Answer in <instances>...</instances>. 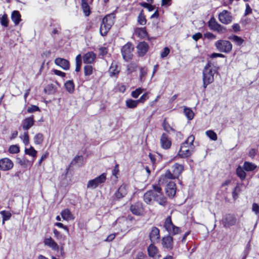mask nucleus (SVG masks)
<instances>
[{
  "label": "nucleus",
  "instance_id": "obj_1",
  "mask_svg": "<svg viewBox=\"0 0 259 259\" xmlns=\"http://www.w3.org/2000/svg\"><path fill=\"white\" fill-rule=\"evenodd\" d=\"M155 184L152 185V190L146 192L143 196L144 200L147 204H150L152 201L157 202L159 205L165 206L167 203L166 198L162 192L160 185Z\"/></svg>",
  "mask_w": 259,
  "mask_h": 259
},
{
  "label": "nucleus",
  "instance_id": "obj_2",
  "mask_svg": "<svg viewBox=\"0 0 259 259\" xmlns=\"http://www.w3.org/2000/svg\"><path fill=\"white\" fill-rule=\"evenodd\" d=\"M217 69L218 68L214 66L210 61H207L202 72L203 87L204 89H205L209 84L213 82L214 75L217 72Z\"/></svg>",
  "mask_w": 259,
  "mask_h": 259
},
{
  "label": "nucleus",
  "instance_id": "obj_3",
  "mask_svg": "<svg viewBox=\"0 0 259 259\" xmlns=\"http://www.w3.org/2000/svg\"><path fill=\"white\" fill-rule=\"evenodd\" d=\"M184 170V166L182 164L175 163L171 168L168 169L163 175H161L159 179V184L167 183V179L174 180L179 178Z\"/></svg>",
  "mask_w": 259,
  "mask_h": 259
},
{
  "label": "nucleus",
  "instance_id": "obj_4",
  "mask_svg": "<svg viewBox=\"0 0 259 259\" xmlns=\"http://www.w3.org/2000/svg\"><path fill=\"white\" fill-rule=\"evenodd\" d=\"M114 15L110 14L105 16L100 25V32L102 36H105L114 24Z\"/></svg>",
  "mask_w": 259,
  "mask_h": 259
},
{
  "label": "nucleus",
  "instance_id": "obj_5",
  "mask_svg": "<svg viewBox=\"0 0 259 259\" xmlns=\"http://www.w3.org/2000/svg\"><path fill=\"white\" fill-rule=\"evenodd\" d=\"M163 226L165 230L168 233V235L172 236L181 233L180 228L175 226L172 223L170 216L166 218Z\"/></svg>",
  "mask_w": 259,
  "mask_h": 259
},
{
  "label": "nucleus",
  "instance_id": "obj_6",
  "mask_svg": "<svg viewBox=\"0 0 259 259\" xmlns=\"http://www.w3.org/2000/svg\"><path fill=\"white\" fill-rule=\"evenodd\" d=\"M214 46L218 51L224 53H229L232 49L231 42L225 39L217 40L214 44Z\"/></svg>",
  "mask_w": 259,
  "mask_h": 259
},
{
  "label": "nucleus",
  "instance_id": "obj_7",
  "mask_svg": "<svg viewBox=\"0 0 259 259\" xmlns=\"http://www.w3.org/2000/svg\"><path fill=\"white\" fill-rule=\"evenodd\" d=\"M134 50V47L131 42H127L123 46L121 49V53L123 59L127 62L133 57L132 52Z\"/></svg>",
  "mask_w": 259,
  "mask_h": 259
},
{
  "label": "nucleus",
  "instance_id": "obj_8",
  "mask_svg": "<svg viewBox=\"0 0 259 259\" xmlns=\"http://www.w3.org/2000/svg\"><path fill=\"white\" fill-rule=\"evenodd\" d=\"M106 180V174L103 173L95 179L90 180L87 184V188L94 189L99 185L104 183Z\"/></svg>",
  "mask_w": 259,
  "mask_h": 259
},
{
  "label": "nucleus",
  "instance_id": "obj_9",
  "mask_svg": "<svg viewBox=\"0 0 259 259\" xmlns=\"http://www.w3.org/2000/svg\"><path fill=\"white\" fill-rule=\"evenodd\" d=\"M236 218L234 214L227 213L223 216L222 224L224 227L229 228L234 226L236 223Z\"/></svg>",
  "mask_w": 259,
  "mask_h": 259
},
{
  "label": "nucleus",
  "instance_id": "obj_10",
  "mask_svg": "<svg viewBox=\"0 0 259 259\" xmlns=\"http://www.w3.org/2000/svg\"><path fill=\"white\" fill-rule=\"evenodd\" d=\"M165 184V193L170 198H173L176 193V185L171 180L167 179V183H164L162 185Z\"/></svg>",
  "mask_w": 259,
  "mask_h": 259
},
{
  "label": "nucleus",
  "instance_id": "obj_11",
  "mask_svg": "<svg viewBox=\"0 0 259 259\" xmlns=\"http://www.w3.org/2000/svg\"><path fill=\"white\" fill-rule=\"evenodd\" d=\"M173 238L170 235H166L162 237L161 239V244L166 250H171L174 248Z\"/></svg>",
  "mask_w": 259,
  "mask_h": 259
},
{
  "label": "nucleus",
  "instance_id": "obj_12",
  "mask_svg": "<svg viewBox=\"0 0 259 259\" xmlns=\"http://www.w3.org/2000/svg\"><path fill=\"white\" fill-rule=\"evenodd\" d=\"M219 21L225 24H228L232 21L231 13L227 10H224L219 14Z\"/></svg>",
  "mask_w": 259,
  "mask_h": 259
},
{
  "label": "nucleus",
  "instance_id": "obj_13",
  "mask_svg": "<svg viewBox=\"0 0 259 259\" xmlns=\"http://www.w3.org/2000/svg\"><path fill=\"white\" fill-rule=\"evenodd\" d=\"M149 237L152 243H158L160 240L159 229L156 227H152L149 233Z\"/></svg>",
  "mask_w": 259,
  "mask_h": 259
},
{
  "label": "nucleus",
  "instance_id": "obj_14",
  "mask_svg": "<svg viewBox=\"0 0 259 259\" xmlns=\"http://www.w3.org/2000/svg\"><path fill=\"white\" fill-rule=\"evenodd\" d=\"M143 204L141 202H137L132 204L130 207L131 212L135 215H140L144 211Z\"/></svg>",
  "mask_w": 259,
  "mask_h": 259
},
{
  "label": "nucleus",
  "instance_id": "obj_15",
  "mask_svg": "<svg viewBox=\"0 0 259 259\" xmlns=\"http://www.w3.org/2000/svg\"><path fill=\"white\" fill-rule=\"evenodd\" d=\"M128 186L125 184L121 185L114 194L116 199L120 200L126 196L127 193Z\"/></svg>",
  "mask_w": 259,
  "mask_h": 259
},
{
  "label": "nucleus",
  "instance_id": "obj_16",
  "mask_svg": "<svg viewBox=\"0 0 259 259\" xmlns=\"http://www.w3.org/2000/svg\"><path fill=\"white\" fill-rule=\"evenodd\" d=\"M55 64L59 66L62 69L64 70H68L70 69V63L69 61L62 58H57L54 61Z\"/></svg>",
  "mask_w": 259,
  "mask_h": 259
},
{
  "label": "nucleus",
  "instance_id": "obj_17",
  "mask_svg": "<svg viewBox=\"0 0 259 259\" xmlns=\"http://www.w3.org/2000/svg\"><path fill=\"white\" fill-rule=\"evenodd\" d=\"M160 143L161 147L165 150L169 149L171 146V141L168 135L163 133L160 137Z\"/></svg>",
  "mask_w": 259,
  "mask_h": 259
},
{
  "label": "nucleus",
  "instance_id": "obj_18",
  "mask_svg": "<svg viewBox=\"0 0 259 259\" xmlns=\"http://www.w3.org/2000/svg\"><path fill=\"white\" fill-rule=\"evenodd\" d=\"M35 120L33 115L24 119L21 122V126L23 130L27 132L34 124Z\"/></svg>",
  "mask_w": 259,
  "mask_h": 259
},
{
  "label": "nucleus",
  "instance_id": "obj_19",
  "mask_svg": "<svg viewBox=\"0 0 259 259\" xmlns=\"http://www.w3.org/2000/svg\"><path fill=\"white\" fill-rule=\"evenodd\" d=\"M13 166V162L8 158H2L0 160V168L4 171L9 170Z\"/></svg>",
  "mask_w": 259,
  "mask_h": 259
},
{
  "label": "nucleus",
  "instance_id": "obj_20",
  "mask_svg": "<svg viewBox=\"0 0 259 259\" xmlns=\"http://www.w3.org/2000/svg\"><path fill=\"white\" fill-rule=\"evenodd\" d=\"M137 48L139 56L143 57L147 52L149 49V45L145 41H142L138 44L137 46Z\"/></svg>",
  "mask_w": 259,
  "mask_h": 259
},
{
  "label": "nucleus",
  "instance_id": "obj_21",
  "mask_svg": "<svg viewBox=\"0 0 259 259\" xmlns=\"http://www.w3.org/2000/svg\"><path fill=\"white\" fill-rule=\"evenodd\" d=\"M194 148H186L181 147L178 155L181 158H186L190 156L194 152Z\"/></svg>",
  "mask_w": 259,
  "mask_h": 259
},
{
  "label": "nucleus",
  "instance_id": "obj_22",
  "mask_svg": "<svg viewBox=\"0 0 259 259\" xmlns=\"http://www.w3.org/2000/svg\"><path fill=\"white\" fill-rule=\"evenodd\" d=\"M96 58V54L93 52L85 53L83 56V61L85 64H92L95 61Z\"/></svg>",
  "mask_w": 259,
  "mask_h": 259
},
{
  "label": "nucleus",
  "instance_id": "obj_23",
  "mask_svg": "<svg viewBox=\"0 0 259 259\" xmlns=\"http://www.w3.org/2000/svg\"><path fill=\"white\" fill-rule=\"evenodd\" d=\"M147 251L148 255L151 257H159L161 256L160 255H159L158 253V249L154 245V243H152L149 245L147 248Z\"/></svg>",
  "mask_w": 259,
  "mask_h": 259
},
{
  "label": "nucleus",
  "instance_id": "obj_24",
  "mask_svg": "<svg viewBox=\"0 0 259 259\" xmlns=\"http://www.w3.org/2000/svg\"><path fill=\"white\" fill-rule=\"evenodd\" d=\"M194 140L195 137L193 135L189 136L187 140L182 144L181 147H182V148H194V146L193 145Z\"/></svg>",
  "mask_w": 259,
  "mask_h": 259
},
{
  "label": "nucleus",
  "instance_id": "obj_25",
  "mask_svg": "<svg viewBox=\"0 0 259 259\" xmlns=\"http://www.w3.org/2000/svg\"><path fill=\"white\" fill-rule=\"evenodd\" d=\"M44 242L46 245L51 248L54 250H58L59 249L58 245L51 237L46 238Z\"/></svg>",
  "mask_w": 259,
  "mask_h": 259
},
{
  "label": "nucleus",
  "instance_id": "obj_26",
  "mask_svg": "<svg viewBox=\"0 0 259 259\" xmlns=\"http://www.w3.org/2000/svg\"><path fill=\"white\" fill-rule=\"evenodd\" d=\"M245 171L244 167L240 165H238L236 168V174L241 181L244 180L246 177L247 174Z\"/></svg>",
  "mask_w": 259,
  "mask_h": 259
},
{
  "label": "nucleus",
  "instance_id": "obj_27",
  "mask_svg": "<svg viewBox=\"0 0 259 259\" xmlns=\"http://www.w3.org/2000/svg\"><path fill=\"white\" fill-rule=\"evenodd\" d=\"M11 19L16 25H18L21 20V15L19 12L14 11L11 14Z\"/></svg>",
  "mask_w": 259,
  "mask_h": 259
},
{
  "label": "nucleus",
  "instance_id": "obj_28",
  "mask_svg": "<svg viewBox=\"0 0 259 259\" xmlns=\"http://www.w3.org/2000/svg\"><path fill=\"white\" fill-rule=\"evenodd\" d=\"M243 167L246 171L249 172L253 171L257 167V165L252 162L245 161L244 162Z\"/></svg>",
  "mask_w": 259,
  "mask_h": 259
},
{
  "label": "nucleus",
  "instance_id": "obj_29",
  "mask_svg": "<svg viewBox=\"0 0 259 259\" xmlns=\"http://www.w3.org/2000/svg\"><path fill=\"white\" fill-rule=\"evenodd\" d=\"M81 7L85 16H89L91 13V10L87 0H81Z\"/></svg>",
  "mask_w": 259,
  "mask_h": 259
},
{
  "label": "nucleus",
  "instance_id": "obj_30",
  "mask_svg": "<svg viewBox=\"0 0 259 259\" xmlns=\"http://www.w3.org/2000/svg\"><path fill=\"white\" fill-rule=\"evenodd\" d=\"M65 88L69 93H72L74 90V84L73 80H68L64 84Z\"/></svg>",
  "mask_w": 259,
  "mask_h": 259
},
{
  "label": "nucleus",
  "instance_id": "obj_31",
  "mask_svg": "<svg viewBox=\"0 0 259 259\" xmlns=\"http://www.w3.org/2000/svg\"><path fill=\"white\" fill-rule=\"evenodd\" d=\"M184 113L189 120H192L194 117V113L190 108L185 107Z\"/></svg>",
  "mask_w": 259,
  "mask_h": 259
},
{
  "label": "nucleus",
  "instance_id": "obj_32",
  "mask_svg": "<svg viewBox=\"0 0 259 259\" xmlns=\"http://www.w3.org/2000/svg\"><path fill=\"white\" fill-rule=\"evenodd\" d=\"M75 71L79 72L80 70L81 64H82V57L80 54H78L75 58Z\"/></svg>",
  "mask_w": 259,
  "mask_h": 259
},
{
  "label": "nucleus",
  "instance_id": "obj_33",
  "mask_svg": "<svg viewBox=\"0 0 259 259\" xmlns=\"http://www.w3.org/2000/svg\"><path fill=\"white\" fill-rule=\"evenodd\" d=\"M37 151L31 146L29 148H25V153L27 155L31 156L33 158H35L37 156Z\"/></svg>",
  "mask_w": 259,
  "mask_h": 259
},
{
  "label": "nucleus",
  "instance_id": "obj_34",
  "mask_svg": "<svg viewBox=\"0 0 259 259\" xmlns=\"http://www.w3.org/2000/svg\"><path fill=\"white\" fill-rule=\"evenodd\" d=\"M162 125L163 130L167 133H169L170 132H175V130L171 127L170 124L166 121V119H164L163 120Z\"/></svg>",
  "mask_w": 259,
  "mask_h": 259
},
{
  "label": "nucleus",
  "instance_id": "obj_35",
  "mask_svg": "<svg viewBox=\"0 0 259 259\" xmlns=\"http://www.w3.org/2000/svg\"><path fill=\"white\" fill-rule=\"evenodd\" d=\"M125 104L129 108H134L137 106L138 103L137 100L130 99L126 100Z\"/></svg>",
  "mask_w": 259,
  "mask_h": 259
},
{
  "label": "nucleus",
  "instance_id": "obj_36",
  "mask_svg": "<svg viewBox=\"0 0 259 259\" xmlns=\"http://www.w3.org/2000/svg\"><path fill=\"white\" fill-rule=\"evenodd\" d=\"M219 23H218L214 17H211L209 21L208 22V25L210 29L212 30H214L217 26H219Z\"/></svg>",
  "mask_w": 259,
  "mask_h": 259
},
{
  "label": "nucleus",
  "instance_id": "obj_37",
  "mask_svg": "<svg viewBox=\"0 0 259 259\" xmlns=\"http://www.w3.org/2000/svg\"><path fill=\"white\" fill-rule=\"evenodd\" d=\"M61 216L64 220H69L71 219V213L69 209H65L61 213Z\"/></svg>",
  "mask_w": 259,
  "mask_h": 259
},
{
  "label": "nucleus",
  "instance_id": "obj_38",
  "mask_svg": "<svg viewBox=\"0 0 259 259\" xmlns=\"http://www.w3.org/2000/svg\"><path fill=\"white\" fill-rule=\"evenodd\" d=\"M109 72L111 76H113L118 74L119 70L118 69L117 66L116 65H114L112 63L109 68Z\"/></svg>",
  "mask_w": 259,
  "mask_h": 259
},
{
  "label": "nucleus",
  "instance_id": "obj_39",
  "mask_svg": "<svg viewBox=\"0 0 259 259\" xmlns=\"http://www.w3.org/2000/svg\"><path fill=\"white\" fill-rule=\"evenodd\" d=\"M136 33L141 37H145L148 34L145 28H137L136 30Z\"/></svg>",
  "mask_w": 259,
  "mask_h": 259
},
{
  "label": "nucleus",
  "instance_id": "obj_40",
  "mask_svg": "<svg viewBox=\"0 0 259 259\" xmlns=\"http://www.w3.org/2000/svg\"><path fill=\"white\" fill-rule=\"evenodd\" d=\"M229 38L234 41L237 44V45L239 46L242 45L244 41L243 39L241 37L236 35H233V36L230 37Z\"/></svg>",
  "mask_w": 259,
  "mask_h": 259
},
{
  "label": "nucleus",
  "instance_id": "obj_41",
  "mask_svg": "<svg viewBox=\"0 0 259 259\" xmlns=\"http://www.w3.org/2000/svg\"><path fill=\"white\" fill-rule=\"evenodd\" d=\"M44 140L43 135L41 133L37 134L34 137V143L36 145L41 144Z\"/></svg>",
  "mask_w": 259,
  "mask_h": 259
},
{
  "label": "nucleus",
  "instance_id": "obj_42",
  "mask_svg": "<svg viewBox=\"0 0 259 259\" xmlns=\"http://www.w3.org/2000/svg\"><path fill=\"white\" fill-rule=\"evenodd\" d=\"M83 70L84 75L90 76L93 73V67L90 65H87L84 66Z\"/></svg>",
  "mask_w": 259,
  "mask_h": 259
},
{
  "label": "nucleus",
  "instance_id": "obj_43",
  "mask_svg": "<svg viewBox=\"0 0 259 259\" xmlns=\"http://www.w3.org/2000/svg\"><path fill=\"white\" fill-rule=\"evenodd\" d=\"M0 23L5 27L8 26L9 20L6 14H4L2 16H0Z\"/></svg>",
  "mask_w": 259,
  "mask_h": 259
},
{
  "label": "nucleus",
  "instance_id": "obj_44",
  "mask_svg": "<svg viewBox=\"0 0 259 259\" xmlns=\"http://www.w3.org/2000/svg\"><path fill=\"white\" fill-rule=\"evenodd\" d=\"M9 152L11 154H16L20 152V147L18 145H11L9 148Z\"/></svg>",
  "mask_w": 259,
  "mask_h": 259
},
{
  "label": "nucleus",
  "instance_id": "obj_45",
  "mask_svg": "<svg viewBox=\"0 0 259 259\" xmlns=\"http://www.w3.org/2000/svg\"><path fill=\"white\" fill-rule=\"evenodd\" d=\"M44 92L48 95H52L55 93L54 85L53 84H50L44 89Z\"/></svg>",
  "mask_w": 259,
  "mask_h": 259
},
{
  "label": "nucleus",
  "instance_id": "obj_46",
  "mask_svg": "<svg viewBox=\"0 0 259 259\" xmlns=\"http://www.w3.org/2000/svg\"><path fill=\"white\" fill-rule=\"evenodd\" d=\"M206 135L210 138V140L216 141L217 140V134L212 130H209L205 132Z\"/></svg>",
  "mask_w": 259,
  "mask_h": 259
},
{
  "label": "nucleus",
  "instance_id": "obj_47",
  "mask_svg": "<svg viewBox=\"0 0 259 259\" xmlns=\"http://www.w3.org/2000/svg\"><path fill=\"white\" fill-rule=\"evenodd\" d=\"M20 137L25 145H28L29 144V138L28 132H25L24 134L22 136H21Z\"/></svg>",
  "mask_w": 259,
  "mask_h": 259
},
{
  "label": "nucleus",
  "instance_id": "obj_48",
  "mask_svg": "<svg viewBox=\"0 0 259 259\" xmlns=\"http://www.w3.org/2000/svg\"><path fill=\"white\" fill-rule=\"evenodd\" d=\"M144 89L141 88H139L135 91L132 92L131 95L134 98H137L142 93Z\"/></svg>",
  "mask_w": 259,
  "mask_h": 259
},
{
  "label": "nucleus",
  "instance_id": "obj_49",
  "mask_svg": "<svg viewBox=\"0 0 259 259\" xmlns=\"http://www.w3.org/2000/svg\"><path fill=\"white\" fill-rule=\"evenodd\" d=\"M1 214L3 216V223H4L5 221L9 220L11 217V213L8 211L5 210L1 212Z\"/></svg>",
  "mask_w": 259,
  "mask_h": 259
},
{
  "label": "nucleus",
  "instance_id": "obj_50",
  "mask_svg": "<svg viewBox=\"0 0 259 259\" xmlns=\"http://www.w3.org/2000/svg\"><path fill=\"white\" fill-rule=\"evenodd\" d=\"M17 161L20 165L24 167H26L28 163H29V161L24 157L22 159L20 158H17Z\"/></svg>",
  "mask_w": 259,
  "mask_h": 259
},
{
  "label": "nucleus",
  "instance_id": "obj_51",
  "mask_svg": "<svg viewBox=\"0 0 259 259\" xmlns=\"http://www.w3.org/2000/svg\"><path fill=\"white\" fill-rule=\"evenodd\" d=\"M83 160V157L82 156H76L74 159L71 161L70 164L69 165V167L71 165H73L78 163L79 162H81Z\"/></svg>",
  "mask_w": 259,
  "mask_h": 259
},
{
  "label": "nucleus",
  "instance_id": "obj_52",
  "mask_svg": "<svg viewBox=\"0 0 259 259\" xmlns=\"http://www.w3.org/2000/svg\"><path fill=\"white\" fill-rule=\"evenodd\" d=\"M39 111V108L36 105H31L30 106L28 107L27 109V111L28 113H33L35 111Z\"/></svg>",
  "mask_w": 259,
  "mask_h": 259
},
{
  "label": "nucleus",
  "instance_id": "obj_53",
  "mask_svg": "<svg viewBox=\"0 0 259 259\" xmlns=\"http://www.w3.org/2000/svg\"><path fill=\"white\" fill-rule=\"evenodd\" d=\"M252 210L259 217V205L257 203H253L252 204Z\"/></svg>",
  "mask_w": 259,
  "mask_h": 259
},
{
  "label": "nucleus",
  "instance_id": "obj_54",
  "mask_svg": "<svg viewBox=\"0 0 259 259\" xmlns=\"http://www.w3.org/2000/svg\"><path fill=\"white\" fill-rule=\"evenodd\" d=\"M138 21L140 24L142 25H145L147 22L144 16H143L141 14H140L138 16Z\"/></svg>",
  "mask_w": 259,
  "mask_h": 259
},
{
  "label": "nucleus",
  "instance_id": "obj_55",
  "mask_svg": "<svg viewBox=\"0 0 259 259\" xmlns=\"http://www.w3.org/2000/svg\"><path fill=\"white\" fill-rule=\"evenodd\" d=\"M226 30V27L219 24V26H217L213 31H217L219 33H225Z\"/></svg>",
  "mask_w": 259,
  "mask_h": 259
},
{
  "label": "nucleus",
  "instance_id": "obj_56",
  "mask_svg": "<svg viewBox=\"0 0 259 259\" xmlns=\"http://www.w3.org/2000/svg\"><path fill=\"white\" fill-rule=\"evenodd\" d=\"M226 30V27L219 24V26H217L213 31H217L219 33H225Z\"/></svg>",
  "mask_w": 259,
  "mask_h": 259
},
{
  "label": "nucleus",
  "instance_id": "obj_57",
  "mask_svg": "<svg viewBox=\"0 0 259 259\" xmlns=\"http://www.w3.org/2000/svg\"><path fill=\"white\" fill-rule=\"evenodd\" d=\"M226 30V27L219 24V26H217L213 31H217L219 33H225Z\"/></svg>",
  "mask_w": 259,
  "mask_h": 259
},
{
  "label": "nucleus",
  "instance_id": "obj_58",
  "mask_svg": "<svg viewBox=\"0 0 259 259\" xmlns=\"http://www.w3.org/2000/svg\"><path fill=\"white\" fill-rule=\"evenodd\" d=\"M148 98V93H146L142 95L139 99L137 100L138 104L139 103H144L146 100H147Z\"/></svg>",
  "mask_w": 259,
  "mask_h": 259
},
{
  "label": "nucleus",
  "instance_id": "obj_59",
  "mask_svg": "<svg viewBox=\"0 0 259 259\" xmlns=\"http://www.w3.org/2000/svg\"><path fill=\"white\" fill-rule=\"evenodd\" d=\"M169 49L168 47H165L163 51L161 53V57L162 58L166 57L169 54Z\"/></svg>",
  "mask_w": 259,
  "mask_h": 259
},
{
  "label": "nucleus",
  "instance_id": "obj_60",
  "mask_svg": "<svg viewBox=\"0 0 259 259\" xmlns=\"http://www.w3.org/2000/svg\"><path fill=\"white\" fill-rule=\"evenodd\" d=\"M53 72L55 75L61 76L62 77H64L66 76V73L57 69H54Z\"/></svg>",
  "mask_w": 259,
  "mask_h": 259
},
{
  "label": "nucleus",
  "instance_id": "obj_61",
  "mask_svg": "<svg viewBox=\"0 0 259 259\" xmlns=\"http://www.w3.org/2000/svg\"><path fill=\"white\" fill-rule=\"evenodd\" d=\"M220 57V58H224L225 57V56L221 53H213L210 55V58L213 59L215 58Z\"/></svg>",
  "mask_w": 259,
  "mask_h": 259
},
{
  "label": "nucleus",
  "instance_id": "obj_62",
  "mask_svg": "<svg viewBox=\"0 0 259 259\" xmlns=\"http://www.w3.org/2000/svg\"><path fill=\"white\" fill-rule=\"evenodd\" d=\"M202 37V34L200 32H197L192 35V38L196 41Z\"/></svg>",
  "mask_w": 259,
  "mask_h": 259
},
{
  "label": "nucleus",
  "instance_id": "obj_63",
  "mask_svg": "<svg viewBox=\"0 0 259 259\" xmlns=\"http://www.w3.org/2000/svg\"><path fill=\"white\" fill-rule=\"evenodd\" d=\"M246 9L245 11L244 15L247 16L249 15V14L251 13L252 12V9L249 6L248 4H246L245 5Z\"/></svg>",
  "mask_w": 259,
  "mask_h": 259
},
{
  "label": "nucleus",
  "instance_id": "obj_64",
  "mask_svg": "<svg viewBox=\"0 0 259 259\" xmlns=\"http://www.w3.org/2000/svg\"><path fill=\"white\" fill-rule=\"evenodd\" d=\"M107 52V49L106 47H101L99 49V54L101 55L104 56Z\"/></svg>",
  "mask_w": 259,
  "mask_h": 259
}]
</instances>
